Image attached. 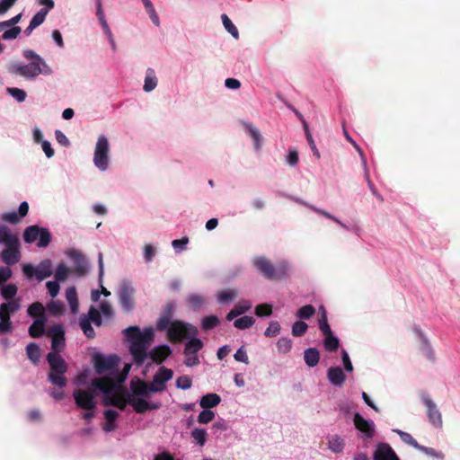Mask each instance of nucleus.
<instances>
[{"label":"nucleus","mask_w":460,"mask_h":460,"mask_svg":"<svg viewBox=\"0 0 460 460\" xmlns=\"http://www.w3.org/2000/svg\"><path fill=\"white\" fill-rule=\"evenodd\" d=\"M69 272V268L64 262L59 263L55 272L56 280L65 281L68 278Z\"/></svg>","instance_id":"49530a36"},{"label":"nucleus","mask_w":460,"mask_h":460,"mask_svg":"<svg viewBox=\"0 0 460 460\" xmlns=\"http://www.w3.org/2000/svg\"><path fill=\"white\" fill-rule=\"evenodd\" d=\"M66 298L70 305L72 313H76L78 309V299L77 292L75 287H70L66 288Z\"/></svg>","instance_id":"473e14b6"},{"label":"nucleus","mask_w":460,"mask_h":460,"mask_svg":"<svg viewBox=\"0 0 460 460\" xmlns=\"http://www.w3.org/2000/svg\"><path fill=\"white\" fill-rule=\"evenodd\" d=\"M327 377L335 386H341L346 380V376L340 367H331L327 371Z\"/></svg>","instance_id":"aec40b11"},{"label":"nucleus","mask_w":460,"mask_h":460,"mask_svg":"<svg viewBox=\"0 0 460 460\" xmlns=\"http://www.w3.org/2000/svg\"><path fill=\"white\" fill-rule=\"evenodd\" d=\"M127 340L130 342L129 351L137 365H142L146 357V349L154 340L155 332L152 328H146L141 332L137 326H129L123 331Z\"/></svg>","instance_id":"f257e3e1"},{"label":"nucleus","mask_w":460,"mask_h":460,"mask_svg":"<svg viewBox=\"0 0 460 460\" xmlns=\"http://www.w3.org/2000/svg\"><path fill=\"white\" fill-rule=\"evenodd\" d=\"M308 329L306 323L303 321H296L292 325V335L295 337L303 336Z\"/></svg>","instance_id":"09e8293b"},{"label":"nucleus","mask_w":460,"mask_h":460,"mask_svg":"<svg viewBox=\"0 0 460 460\" xmlns=\"http://www.w3.org/2000/svg\"><path fill=\"white\" fill-rule=\"evenodd\" d=\"M119 363L116 355L106 357L102 354H96L93 357V366L97 374L102 375L114 369Z\"/></svg>","instance_id":"1a4fd4ad"},{"label":"nucleus","mask_w":460,"mask_h":460,"mask_svg":"<svg viewBox=\"0 0 460 460\" xmlns=\"http://www.w3.org/2000/svg\"><path fill=\"white\" fill-rule=\"evenodd\" d=\"M215 418V412L209 409H204L198 416V422L199 424H208Z\"/></svg>","instance_id":"6e6d98bb"},{"label":"nucleus","mask_w":460,"mask_h":460,"mask_svg":"<svg viewBox=\"0 0 460 460\" xmlns=\"http://www.w3.org/2000/svg\"><path fill=\"white\" fill-rule=\"evenodd\" d=\"M47 360L50 367L49 373V382L60 388L66 385L67 380L65 376L67 371V365L65 359L56 351H51L47 355Z\"/></svg>","instance_id":"20e7f679"},{"label":"nucleus","mask_w":460,"mask_h":460,"mask_svg":"<svg viewBox=\"0 0 460 460\" xmlns=\"http://www.w3.org/2000/svg\"><path fill=\"white\" fill-rule=\"evenodd\" d=\"M253 266L268 279H281L286 278L288 273V264L286 261H280L274 265L263 256L256 257L253 260Z\"/></svg>","instance_id":"7ed1b4c3"},{"label":"nucleus","mask_w":460,"mask_h":460,"mask_svg":"<svg viewBox=\"0 0 460 460\" xmlns=\"http://www.w3.org/2000/svg\"><path fill=\"white\" fill-rule=\"evenodd\" d=\"M304 129H305V137H306V140L314 153V155L316 156L317 159L320 158V153L315 146V143L314 141V138H313V136L312 134L310 133V130H309V128H308V125L306 123V121H304Z\"/></svg>","instance_id":"3c124183"},{"label":"nucleus","mask_w":460,"mask_h":460,"mask_svg":"<svg viewBox=\"0 0 460 460\" xmlns=\"http://www.w3.org/2000/svg\"><path fill=\"white\" fill-rule=\"evenodd\" d=\"M119 414L114 410H106L104 411V417L106 420V423L103 426V430L106 432H111L116 429V420L118 418Z\"/></svg>","instance_id":"cd10ccee"},{"label":"nucleus","mask_w":460,"mask_h":460,"mask_svg":"<svg viewBox=\"0 0 460 460\" xmlns=\"http://www.w3.org/2000/svg\"><path fill=\"white\" fill-rule=\"evenodd\" d=\"M281 327L279 322L271 321L264 332L266 337H276L280 332Z\"/></svg>","instance_id":"052dcab7"},{"label":"nucleus","mask_w":460,"mask_h":460,"mask_svg":"<svg viewBox=\"0 0 460 460\" xmlns=\"http://www.w3.org/2000/svg\"><path fill=\"white\" fill-rule=\"evenodd\" d=\"M187 302L193 309H199L204 303V298L198 294H190L187 298Z\"/></svg>","instance_id":"13d9d810"},{"label":"nucleus","mask_w":460,"mask_h":460,"mask_svg":"<svg viewBox=\"0 0 460 460\" xmlns=\"http://www.w3.org/2000/svg\"><path fill=\"white\" fill-rule=\"evenodd\" d=\"M355 428L362 432L367 438H372L375 435V424L373 421L366 420L358 412L354 414Z\"/></svg>","instance_id":"ddd939ff"},{"label":"nucleus","mask_w":460,"mask_h":460,"mask_svg":"<svg viewBox=\"0 0 460 460\" xmlns=\"http://www.w3.org/2000/svg\"><path fill=\"white\" fill-rule=\"evenodd\" d=\"M394 431L396 432L400 436L401 439L405 444H408V445L413 447L414 448L419 447V443L417 442V440L415 438H413V437L410 433H407V432L400 430V429H394Z\"/></svg>","instance_id":"5fc2aeb1"},{"label":"nucleus","mask_w":460,"mask_h":460,"mask_svg":"<svg viewBox=\"0 0 460 460\" xmlns=\"http://www.w3.org/2000/svg\"><path fill=\"white\" fill-rule=\"evenodd\" d=\"M236 296V293L234 290L222 291L217 295V299L220 303L225 304L232 301Z\"/></svg>","instance_id":"774afa93"},{"label":"nucleus","mask_w":460,"mask_h":460,"mask_svg":"<svg viewBox=\"0 0 460 460\" xmlns=\"http://www.w3.org/2000/svg\"><path fill=\"white\" fill-rule=\"evenodd\" d=\"M12 329L11 317L0 313V333L9 332Z\"/></svg>","instance_id":"0e129e2a"},{"label":"nucleus","mask_w":460,"mask_h":460,"mask_svg":"<svg viewBox=\"0 0 460 460\" xmlns=\"http://www.w3.org/2000/svg\"><path fill=\"white\" fill-rule=\"evenodd\" d=\"M128 394H111L110 395H105L102 403L105 406H114L120 411H124L126 409L127 404H128Z\"/></svg>","instance_id":"f3484780"},{"label":"nucleus","mask_w":460,"mask_h":460,"mask_svg":"<svg viewBox=\"0 0 460 460\" xmlns=\"http://www.w3.org/2000/svg\"><path fill=\"white\" fill-rule=\"evenodd\" d=\"M47 319H35V321L29 327V334L32 338H40L45 332V325Z\"/></svg>","instance_id":"393cba45"},{"label":"nucleus","mask_w":460,"mask_h":460,"mask_svg":"<svg viewBox=\"0 0 460 460\" xmlns=\"http://www.w3.org/2000/svg\"><path fill=\"white\" fill-rule=\"evenodd\" d=\"M6 91L12 97L20 102H23L27 95L24 90L16 87H8Z\"/></svg>","instance_id":"69168bd1"},{"label":"nucleus","mask_w":460,"mask_h":460,"mask_svg":"<svg viewBox=\"0 0 460 460\" xmlns=\"http://www.w3.org/2000/svg\"><path fill=\"white\" fill-rule=\"evenodd\" d=\"M203 348V342L196 336L189 339L185 344L184 354H197Z\"/></svg>","instance_id":"c756f323"},{"label":"nucleus","mask_w":460,"mask_h":460,"mask_svg":"<svg viewBox=\"0 0 460 460\" xmlns=\"http://www.w3.org/2000/svg\"><path fill=\"white\" fill-rule=\"evenodd\" d=\"M255 323L252 316L244 315L234 322V326L239 330H245L252 327Z\"/></svg>","instance_id":"ea45409f"},{"label":"nucleus","mask_w":460,"mask_h":460,"mask_svg":"<svg viewBox=\"0 0 460 460\" xmlns=\"http://www.w3.org/2000/svg\"><path fill=\"white\" fill-rule=\"evenodd\" d=\"M28 314L31 317H33L35 319H40L41 317L43 319H46L45 316V308L43 305L40 302H34L32 303L27 310Z\"/></svg>","instance_id":"2f4dec72"},{"label":"nucleus","mask_w":460,"mask_h":460,"mask_svg":"<svg viewBox=\"0 0 460 460\" xmlns=\"http://www.w3.org/2000/svg\"><path fill=\"white\" fill-rule=\"evenodd\" d=\"M21 307L20 299L16 298L7 303H3L0 305V313L5 315H9L16 313Z\"/></svg>","instance_id":"c85d7f7f"},{"label":"nucleus","mask_w":460,"mask_h":460,"mask_svg":"<svg viewBox=\"0 0 460 460\" xmlns=\"http://www.w3.org/2000/svg\"><path fill=\"white\" fill-rule=\"evenodd\" d=\"M292 349V341L289 338H280L277 341V349L280 354H287Z\"/></svg>","instance_id":"a18cd8bd"},{"label":"nucleus","mask_w":460,"mask_h":460,"mask_svg":"<svg viewBox=\"0 0 460 460\" xmlns=\"http://www.w3.org/2000/svg\"><path fill=\"white\" fill-rule=\"evenodd\" d=\"M172 353L168 345H160L155 347L150 352L149 357L156 364L163 363Z\"/></svg>","instance_id":"6ab92c4d"},{"label":"nucleus","mask_w":460,"mask_h":460,"mask_svg":"<svg viewBox=\"0 0 460 460\" xmlns=\"http://www.w3.org/2000/svg\"><path fill=\"white\" fill-rule=\"evenodd\" d=\"M373 460H399V457L386 443H379L374 452Z\"/></svg>","instance_id":"dca6fc26"},{"label":"nucleus","mask_w":460,"mask_h":460,"mask_svg":"<svg viewBox=\"0 0 460 460\" xmlns=\"http://www.w3.org/2000/svg\"><path fill=\"white\" fill-rule=\"evenodd\" d=\"M26 353L29 358V359L33 363L37 364L39 362L40 352L39 346L34 343L31 342L26 347Z\"/></svg>","instance_id":"4c0bfd02"},{"label":"nucleus","mask_w":460,"mask_h":460,"mask_svg":"<svg viewBox=\"0 0 460 460\" xmlns=\"http://www.w3.org/2000/svg\"><path fill=\"white\" fill-rule=\"evenodd\" d=\"M40 229L41 227H39L38 226H28L23 233L24 242L27 243L35 242L39 237V234H40Z\"/></svg>","instance_id":"f704fd0d"},{"label":"nucleus","mask_w":460,"mask_h":460,"mask_svg":"<svg viewBox=\"0 0 460 460\" xmlns=\"http://www.w3.org/2000/svg\"><path fill=\"white\" fill-rule=\"evenodd\" d=\"M48 309L53 315H61L64 313V305L60 301L53 300L48 305Z\"/></svg>","instance_id":"4d7b16f0"},{"label":"nucleus","mask_w":460,"mask_h":460,"mask_svg":"<svg viewBox=\"0 0 460 460\" xmlns=\"http://www.w3.org/2000/svg\"><path fill=\"white\" fill-rule=\"evenodd\" d=\"M18 239L17 234H13L8 226L0 225V243L11 244Z\"/></svg>","instance_id":"7c9ffc66"},{"label":"nucleus","mask_w":460,"mask_h":460,"mask_svg":"<svg viewBox=\"0 0 460 460\" xmlns=\"http://www.w3.org/2000/svg\"><path fill=\"white\" fill-rule=\"evenodd\" d=\"M91 385L94 391L100 390L104 393L105 395H110L114 391L116 383L110 377H97L92 380Z\"/></svg>","instance_id":"2eb2a0df"},{"label":"nucleus","mask_w":460,"mask_h":460,"mask_svg":"<svg viewBox=\"0 0 460 460\" xmlns=\"http://www.w3.org/2000/svg\"><path fill=\"white\" fill-rule=\"evenodd\" d=\"M329 448L334 453H341L344 448V440L338 435L328 437Z\"/></svg>","instance_id":"72a5a7b5"},{"label":"nucleus","mask_w":460,"mask_h":460,"mask_svg":"<svg viewBox=\"0 0 460 460\" xmlns=\"http://www.w3.org/2000/svg\"><path fill=\"white\" fill-rule=\"evenodd\" d=\"M129 389L130 393L128 394L136 398H148L150 395L147 388V382L138 377L131 379L129 383Z\"/></svg>","instance_id":"4468645a"},{"label":"nucleus","mask_w":460,"mask_h":460,"mask_svg":"<svg viewBox=\"0 0 460 460\" xmlns=\"http://www.w3.org/2000/svg\"><path fill=\"white\" fill-rule=\"evenodd\" d=\"M245 130L249 133L250 137L254 141V146L257 149L261 147V137L259 130L251 123L243 122V123Z\"/></svg>","instance_id":"e433bc0d"},{"label":"nucleus","mask_w":460,"mask_h":460,"mask_svg":"<svg viewBox=\"0 0 460 460\" xmlns=\"http://www.w3.org/2000/svg\"><path fill=\"white\" fill-rule=\"evenodd\" d=\"M157 85V79L155 77V70L148 68L145 78L144 90L148 93L153 91Z\"/></svg>","instance_id":"c9c22d12"},{"label":"nucleus","mask_w":460,"mask_h":460,"mask_svg":"<svg viewBox=\"0 0 460 460\" xmlns=\"http://www.w3.org/2000/svg\"><path fill=\"white\" fill-rule=\"evenodd\" d=\"M135 288L128 281H122L119 289V302L122 309L130 312L135 306Z\"/></svg>","instance_id":"6e6552de"},{"label":"nucleus","mask_w":460,"mask_h":460,"mask_svg":"<svg viewBox=\"0 0 460 460\" xmlns=\"http://www.w3.org/2000/svg\"><path fill=\"white\" fill-rule=\"evenodd\" d=\"M95 391L93 388L75 389L73 397L75 405L85 411H94L97 406Z\"/></svg>","instance_id":"0eeeda50"},{"label":"nucleus","mask_w":460,"mask_h":460,"mask_svg":"<svg viewBox=\"0 0 460 460\" xmlns=\"http://www.w3.org/2000/svg\"><path fill=\"white\" fill-rule=\"evenodd\" d=\"M304 359L305 364L314 367L318 365L320 360V353L316 348H308L304 352Z\"/></svg>","instance_id":"bb28decb"},{"label":"nucleus","mask_w":460,"mask_h":460,"mask_svg":"<svg viewBox=\"0 0 460 460\" xmlns=\"http://www.w3.org/2000/svg\"><path fill=\"white\" fill-rule=\"evenodd\" d=\"M255 314L259 317L270 316L272 314V305L270 304H260L255 307Z\"/></svg>","instance_id":"bf43d9fd"},{"label":"nucleus","mask_w":460,"mask_h":460,"mask_svg":"<svg viewBox=\"0 0 460 460\" xmlns=\"http://www.w3.org/2000/svg\"><path fill=\"white\" fill-rule=\"evenodd\" d=\"M324 335L323 346L329 352L336 351L340 346L339 339L333 335L332 330L323 332Z\"/></svg>","instance_id":"b1692460"},{"label":"nucleus","mask_w":460,"mask_h":460,"mask_svg":"<svg viewBox=\"0 0 460 460\" xmlns=\"http://www.w3.org/2000/svg\"><path fill=\"white\" fill-rule=\"evenodd\" d=\"M1 261L7 266L14 265L21 260L19 238L11 244H6L0 255Z\"/></svg>","instance_id":"9d476101"},{"label":"nucleus","mask_w":460,"mask_h":460,"mask_svg":"<svg viewBox=\"0 0 460 460\" xmlns=\"http://www.w3.org/2000/svg\"><path fill=\"white\" fill-rule=\"evenodd\" d=\"M422 401L427 408V414L429 422L437 428H440L442 426V415L439 410L438 409L436 403L431 400V398L428 394L422 395Z\"/></svg>","instance_id":"f8f14e48"},{"label":"nucleus","mask_w":460,"mask_h":460,"mask_svg":"<svg viewBox=\"0 0 460 460\" xmlns=\"http://www.w3.org/2000/svg\"><path fill=\"white\" fill-rule=\"evenodd\" d=\"M22 55L26 59L31 60V62L27 65H22L20 63L10 65L8 71L11 74L18 75L27 79H31L35 78L40 74L50 75L52 73L50 66L39 54L33 50L24 49L22 51Z\"/></svg>","instance_id":"f03ea898"},{"label":"nucleus","mask_w":460,"mask_h":460,"mask_svg":"<svg viewBox=\"0 0 460 460\" xmlns=\"http://www.w3.org/2000/svg\"><path fill=\"white\" fill-rule=\"evenodd\" d=\"M315 314V308L312 305H305L298 309L296 316L300 319H310Z\"/></svg>","instance_id":"de8ad7c7"},{"label":"nucleus","mask_w":460,"mask_h":460,"mask_svg":"<svg viewBox=\"0 0 460 460\" xmlns=\"http://www.w3.org/2000/svg\"><path fill=\"white\" fill-rule=\"evenodd\" d=\"M18 291L17 286L14 284H7L2 288L1 295L5 300H13Z\"/></svg>","instance_id":"37998d69"},{"label":"nucleus","mask_w":460,"mask_h":460,"mask_svg":"<svg viewBox=\"0 0 460 460\" xmlns=\"http://www.w3.org/2000/svg\"><path fill=\"white\" fill-rule=\"evenodd\" d=\"M222 22L228 33H230L235 40L239 39V31L235 25L232 22L230 18L226 14L223 13L221 15Z\"/></svg>","instance_id":"58836bf2"},{"label":"nucleus","mask_w":460,"mask_h":460,"mask_svg":"<svg viewBox=\"0 0 460 460\" xmlns=\"http://www.w3.org/2000/svg\"><path fill=\"white\" fill-rule=\"evenodd\" d=\"M128 402L133 407V410L139 414L147 411L157 410L162 406L160 402H147L144 397L136 398L129 394H128Z\"/></svg>","instance_id":"9b49d317"},{"label":"nucleus","mask_w":460,"mask_h":460,"mask_svg":"<svg viewBox=\"0 0 460 460\" xmlns=\"http://www.w3.org/2000/svg\"><path fill=\"white\" fill-rule=\"evenodd\" d=\"M143 1V4L147 11V13H149V16L152 20V22L155 24V25H159V17L154 8V5L153 4L151 3L150 0H142Z\"/></svg>","instance_id":"e2e57ef3"},{"label":"nucleus","mask_w":460,"mask_h":460,"mask_svg":"<svg viewBox=\"0 0 460 460\" xmlns=\"http://www.w3.org/2000/svg\"><path fill=\"white\" fill-rule=\"evenodd\" d=\"M190 436L198 445L203 447L207 441L208 434L206 429L196 428L191 431Z\"/></svg>","instance_id":"c03bdc74"},{"label":"nucleus","mask_w":460,"mask_h":460,"mask_svg":"<svg viewBox=\"0 0 460 460\" xmlns=\"http://www.w3.org/2000/svg\"><path fill=\"white\" fill-rule=\"evenodd\" d=\"M52 264L50 260L42 261L35 270V277L39 281L50 277L52 275Z\"/></svg>","instance_id":"4be33fe9"},{"label":"nucleus","mask_w":460,"mask_h":460,"mask_svg":"<svg viewBox=\"0 0 460 460\" xmlns=\"http://www.w3.org/2000/svg\"><path fill=\"white\" fill-rule=\"evenodd\" d=\"M173 372L172 369L166 368L165 367H161L158 371L155 374L154 378L155 383L164 387V391L166 388V382L172 378Z\"/></svg>","instance_id":"5701e85b"},{"label":"nucleus","mask_w":460,"mask_h":460,"mask_svg":"<svg viewBox=\"0 0 460 460\" xmlns=\"http://www.w3.org/2000/svg\"><path fill=\"white\" fill-rule=\"evenodd\" d=\"M252 308V303L249 300L239 301L234 307L226 314V320L232 321L235 317L248 312Z\"/></svg>","instance_id":"412c9836"},{"label":"nucleus","mask_w":460,"mask_h":460,"mask_svg":"<svg viewBox=\"0 0 460 460\" xmlns=\"http://www.w3.org/2000/svg\"><path fill=\"white\" fill-rule=\"evenodd\" d=\"M39 241L38 247L44 248L47 247L51 241V234L47 228L41 227L40 234H39Z\"/></svg>","instance_id":"8fccbe9b"},{"label":"nucleus","mask_w":460,"mask_h":460,"mask_svg":"<svg viewBox=\"0 0 460 460\" xmlns=\"http://www.w3.org/2000/svg\"><path fill=\"white\" fill-rule=\"evenodd\" d=\"M90 323L93 322L95 325L101 326L102 325V316L101 313L93 306H91L88 311V317Z\"/></svg>","instance_id":"338daca9"},{"label":"nucleus","mask_w":460,"mask_h":460,"mask_svg":"<svg viewBox=\"0 0 460 460\" xmlns=\"http://www.w3.org/2000/svg\"><path fill=\"white\" fill-rule=\"evenodd\" d=\"M79 325L87 338L92 339L95 336L94 329L93 328L89 319H87L86 316H83L80 318Z\"/></svg>","instance_id":"a19ab883"},{"label":"nucleus","mask_w":460,"mask_h":460,"mask_svg":"<svg viewBox=\"0 0 460 460\" xmlns=\"http://www.w3.org/2000/svg\"><path fill=\"white\" fill-rule=\"evenodd\" d=\"M198 334V329L191 323L175 320L170 324L168 339L172 343H179Z\"/></svg>","instance_id":"39448f33"},{"label":"nucleus","mask_w":460,"mask_h":460,"mask_svg":"<svg viewBox=\"0 0 460 460\" xmlns=\"http://www.w3.org/2000/svg\"><path fill=\"white\" fill-rule=\"evenodd\" d=\"M110 144L108 138L102 135L98 137L95 146L93 163L101 171H106L109 166Z\"/></svg>","instance_id":"423d86ee"},{"label":"nucleus","mask_w":460,"mask_h":460,"mask_svg":"<svg viewBox=\"0 0 460 460\" xmlns=\"http://www.w3.org/2000/svg\"><path fill=\"white\" fill-rule=\"evenodd\" d=\"M49 335L52 338L51 348L53 351L58 353L59 348L65 344V332L63 328L59 325L54 326L49 330Z\"/></svg>","instance_id":"a211bd4d"},{"label":"nucleus","mask_w":460,"mask_h":460,"mask_svg":"<svg viewBox=\"0 0 460 460\" xmlns=\"http://www.w3.org/2000/svg\"><path fill=\"white\" fill-rule=\"evenodd\" d=\"M319 329L322 332L332 330L327 320V311L323 305L319 307Z\"/></svg>","instance_id":"79ce46f5"},{"label":"nucleus","mask_w":460,"mask_h":460,"mask_svg":"<svg viewBox=\"0 0 460 460\" xmlns=\"http://www.w3.org/2000/svg\"><path fill=\"white\" fill-rule=\"evenodd\" d=\"M48 14V9L41 8L31 20L30 23L32 28H37L41 23L44 22L46 16Z\"/></svg>","instance_id":"603ef678"},{"label":"nucleus","mask_w":460,"mask_h":460,"mask_svg":"<svg viewBox=\"0 0 460 460\" xmlns=\"http://www.w3.org/2000/svg\"><path fill=\"white\" fill-rule=\"evenodd\" d=\"M221 402V397L217 394H207L201 397L199 405L203 409H211L217 406Z\"/></svg>","instance_id":"a878e982"},{"label":"nucleus","mask_w":460,"mask_h":460,"mask_svg":"<svg viewBox=\"0 0 460 460\" xmlns=\"http://www.w3.org/2000/svg\"><path fill=\"white\" fill-rule=\"evenodd\" d=\"M219 324V319L216 315L206 316L202 320L201 327L205 331L214 329Z\"/></svg>","instance_id":"864d4df0"},{"label":"nucleus","mask_w":460,"mask_h":460,"mask_svg":"<svg viewBox=\"0 0 460 460\" xmlns=\"http://www.w3.org/2000/svg\"><path fill=\"white\" fill-rule=\"evenodd\" d=\"M22 31L21 27H10L9 30H6L4 31L2 36L0 37V40H10L16 39Z\"/></svg>","instance_id":"680f3d73"}]
</instances>
